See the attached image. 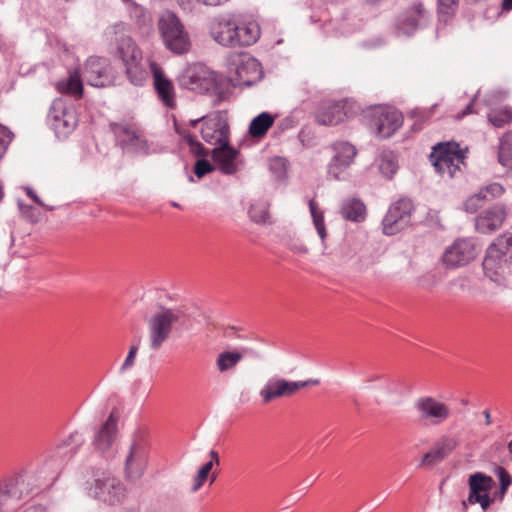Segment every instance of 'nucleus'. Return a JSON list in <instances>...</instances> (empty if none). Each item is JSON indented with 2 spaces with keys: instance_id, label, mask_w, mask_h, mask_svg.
I'll use <instances>...</instances> for the list:
<instances>
[{
  "instance_id": "obj_1",
  "label": "nucleus",
  "mask_w": 512,
  "mask_h": 512,
  "mask_svg": "<svg viewBox=\"0 0 512 512\" xmlns=\"http://www.w3.org/2000/svg\"><path fill=\"white\" fill-rule=\"evenodd\" d=\"M212 39L225 47H242L254 44L260 37L256 22H240L233 14L215 17L209 25Z\"/></svg>"
},
{
  "instance_id": "obj_2",
  "label": "nucleus",
  "mask_w": 512,
  "mask_h": 512,
  "mask_svg": "<svg viewBox=\"0 0 512 512\" xmlns=\"http://www.w3.org/2000/svg\"><path fill=\"white\" fill-rule=\"evenodd\" d=\"M188 318V314L182 307L159 305L157 310L145 318L150 350H160L170 339L174 329L183 327Z\"/></svg>"
},
{
  "instance_id": "obj_3",
  "label": "nucleus",
  "mask_w": 512,
  "mask_h": 512,
  "mask_svg": "<svg viewBox=\"0 0 512 512\" xmlns=\"http://www.w3.org/2000/svg\"><path fill=\"white\" fill-rule=\"evenodd\" d=\"M48 479L51 478L42 467L35 470H24L2 479L0 493L14 509L26 497L37 494Z\"/></svg>"
},
{
  "instance_id": "obj_4",
  "label": "nucleus",
  "mask_w": 512,
  "mask_h": 512,
  "mask_svg": "<svg viewBox=\"0 0 512 512\" xmlns=\"http://www.w3.org/2000/svg\"><path fill=\"white\" fill-rule=\"evenodd\" d=\"M512 233L498 236L486 250L483 270L492 281L502 282L511 271Z\"/></svg>"
},
{
  "instance_id": "obj_5",
  "label": "nucleus",
  "mask_w": 512,
  "mask_h": 512,
  "mask_svg": "<svg viewBox=\"0 0 512 512\" xmlns=\"http://www.w3.org/2000/svg\"><path fill=\"white\" fill-rule=\"evenodd\" d=\"M159 31L165 47L176 55H183L191 48L188 32L180 19L172 12H164L158 22Z\"/></svg>"
},
{
  "instance_id": "obj_6",
  "label": "nucleus",
  "mask_w": 512,
  "mask_h": 512,
  "mask_svg": "<svg viewBox=\"0 0 512 512\" xmlns=\"http://www.w3.org/2000/svg\"><path fill=\"white\" fill-rule=\"evenodd\" d=\"M116 57L122 61L130 82L136 86L142 85L146 77V72L141 65L142 52L131 37H120L117 43Z\"/></svg>"
},
{
  "instance_id": "obj_7",
  "label": "nucleus",
  "mask_w": 512,
  "mask_h": 512,
  "mask_svg": "<svg viewBox=\"0 0 512 512\" xmlns=\"http://www.w3.org/2000/svg\"><path fill=\"white\" fill-rule=\"evenodd\" d=\"M149 448L145 436L137 432L133 435L124 461L125 477L135 482L142 478L147 468Z\"/></svg>"
},
{
  "instance_id": "obj_8",
  "label": "nucleus",
  "mask_w": 512,
  "mask_h": 512,
  "mask_svg": "<svg viewBox=\"0 0 512 512\" xmlns=\"http://www.w3.org/2000/svg\"><path fill=\"white\" fill-rule=\"evenodd\" d=\"M199 123H201L200 134L206 143L220 146L229 141V125L220 112H214L208 116L180 124L186 125L190 130Z\"/></svg>"
},
{
  "instance_id": "obj_9",
  "label": "nucleus",
  "mask_w": 512,
  "mask_h": 512,
  "mask_svg": "<svg viewBox=\"0 0 512 512\" xmlns=\"http://www.w3.org/2000/svg\"><path fill=\"white\" fill-rule=\"evenodd\" d=\"M430 159L438 173L452 178L464 164L465 155L456 143H439L433 148Z\"/></svg>"
},
{
  "instance_id": "obj_10",
  "label": "nucleus",
  "mask_w": 512,
  "mask_h": 512,
  "mask_svg": "<svg viewBox=\"0 0 512 512\" xmlns=\"http://www.w3.org/2000/svg\"><path fill=\"white\" fill-rule=\"evenodd\" d=\"M229 70V82L233 87H249L262 77L260 63L247 55L234 56Z\"/></svg>"
},
{
  "instance_id": "obj_11",
  "label": "nucleus",
  "mask_w": 512,
  "mask_h": 512,
  "mask_svg": "<svg viewBox=\"0 0 512 512\" xmlns=\"http://www.w3.org/2000/svg\"><path fill=\"white\" fill-rule=\"evenodd\" d=\"M48 122L58 138H65L77 127L78 117L72 105L62 99H56L50 107Z\"/></svg>"
},
{
  "instance_id": "obj_12",
  "label": "nucleus",
  "mask_w": 512,
  "mask_h": 512,
  "mask_svg": "<svg viewBox=\"0 0 512 512\" xmlns=\"http://www.w3.org/2000/svg\"><path fill=\"white\" fill-rule=\"evenodd\" d=\"M90 493L100 501L114 505L125 498V487L108 471H97Z\"/></svg>"
},
{
  "instance_id": "obj_13",
  "label": "nucleus",
  "mask_w": 512,
  "mask_h": 512,
  "mask_svg": "<svg viewBox=\"0 0 512 512\" xmlns=\"http://www.w3.org/2000/svg\"><path fill=\"white\" fill-rule=\"evenodd\" d=\"M82 443V435L78 432H74L51 451L42 467L44 471L51 474V479L76 455Z\"/></svg>"
},
{
  "instance_id": "obj_14",
  "label": "nucleus",
  "mask_w": 512,
  "mask_h": 512,
  "mask_svg": "<svg viewBox=\"0 0 512 512\" xmlns=\"http://www.w3.org/2000/svg\"><path fill=\"white\" fill-rule=\"evenodd\" d=\"M414 205L408 198H400L392 203L382 220V230L385 235H395L411 224Z\"/></svg>"
},
{
  "instance_id": "obj_15",
  "label": "nucleus",
  "mask_w": 512,
  "mask_h": 512,
  "mask_svg": "<svg viewBox=\"0 0 512 512\" xmlns=\"http://www.w3.org/2000/svg\"><path fill=\"white\" fill-rule=\"evenodd\" d=\"M319 380L288 381L279 377H271L260 390L263 403L267 404L277 398L294 395L299 389L309 385H317Z\"/></svg>"
},
{
  "instance_id": "obj_16",
  "label": "nucleus",
  "mask_w": 512,
  "mask_h": 512,
  "mask_svg": "<svg viewBox=\"0 0 512 512\" xmlns=\"http://www.w3.org/2000/svg\"><path fill=\"white\" fill-rule=\"evenodd\" d=\"M419 421L430 425H440L451 416V409L447 404L432 396H422L414 402Z\"/></svg>"
},
{
  "instance_id": "obj_17",
  "label": "nucleus",
  "mask_w": 512,
  "mask_h": 512,
  "mask_svg": "<svg viewBox=\"0 0 512 512\" xmlns=\"http://www.w3.org/2000/svg\"><path fill=\"white\" fill-rule=\"evenodd\" d=\"M174 128L176 133L188 144L190 153L201 158L195 162V175L201 179L208 173H211L214 170V166L206 159L210 154L209 151L196 139V136L186 125H181L179 122L174 121Z\"/></svg>"
},
{
  "instance_id": "obj_18",
  "label": "nucleus",
  "mask_w": 512,
  "mask_h": 512,
  "mask_svg": "<svg viewBox=\"0 0 512 512\" xmlns=\"http://www.w3.org/2000/svg\"><path fill=\"white\" fill-rule=\"evenodd\" d=\"M332 149L334 156L328 166V175L335 180H344L357 150L352 144L344 141L334 143Z\"/></svg>"
},
{
  "instance_id": "obj_19",
  "label": "nucleus",
  "mask_w": 512,
  "mask_h": 512,
  "mask_svg": "<svg viewBox=\"0 0 512 512\" xmlns=\"http://www.w3.org/2000/svg\"><path fill=\"white\" fill-rule=\"evenodd\" d=\"M476 255L477 250L473 240L458 239L446 248L442 256V262L447 268H457L471 262Z\"/></svg>"
},
{
  "instance_id": "obj_20",
  "label": "nucleus",
  "mask_w": 512,
  "mask_h": 512,
  "mask_svg": "<svg viewBox=\"0 0 512 512\" xmlns=\"http://www.w3.org/2000/svg\"><path fill=\"white\" fill-rule=\"evenodd\" d=\"M83 78L94 87H105L113 82L111 66L106 58L92 56L85 63Z\"/></svg>"
},
{
  "instance_id": "obj_21",
  "label": "nucleus",
  "mask_w": 512,
  "mask_h": 512,
  "mask_svg": "<svg viewBox=\"0 0 512 512\" xmlns=\"http://www.w3.org/2000/svg\"><path fill=\"white\" fill-rule=\"evenodd\" d=\"M494 484L492 477L481 472H476L469 477V496L467 501L470 504L479 503L483 510L489 508L493 499L489 496V491Z\"/></svg>"
},
{
  "instance_id": "obj_22",
  "label": "nucleus",
  "mask_w": 512,
  "mask_h": 512,
  "mask_svg": "<svg viewBox=\"0 0 512 512\" xmlns=\"http://www.w3.org/2000/svg\"><path fill=\"white\" fill-rule=\"evenodd\" d=\"M213 83L212 73L202 64L190 66L181 78V85L184 88L200 94L208 92Z\"/></svg>"
},
{
  "instance_id": "obj_23",
  "label": "nucleus",
  "mask_w": 512,
  "mask_h": 512,
  "mask_svg": "<svg viewBox=\"0 0 512 512\" xmlns=\"http://www.w3.org/2000/svg\"><path fill=\"white\" fill-rule=\"evenodd\" d=\"M114 133L121 145L138 154H148L149 146L142 130L135 125H115Z\"/></svg>"
},
{
  "instance_id": "obj_24",
  "label": "nucleus",
  "mask_w": 512,
  "mask_h": 512,
  "mask_svg": "<svg viewBox=\"0 0 512 512\" xmlns=\"http://www.w3.org/2000/svg\"><path fill=\"white\" fill-rule=\"evenodd\" d=\"M427 18L428 11L423 3L415 2L399 15L396 21V28L400 33L410 35L423 26Z\"/></svg>"
},
{
  "instance_id": "obj_25",
  "label": "nucleus",
  "mask_w": 512,
  "mask_h": 512,
  "mask_svg": "<svg viewBox=\"0 0 512 512\" xmlns=\"http://www.w3.org/2000/svg\"><path fill=\"white\" fill-rule=\"evenodd\" d=\"M151 71L153 76V86L161 103L170 109L176 107V90L174 83L170 80L162 68L157 64H151Z\"/></svg>"
},
{
  "instance_id": "obj_26",
  "label": "nucleus",
  "mask_w": 512,
  "mask_h": 512,
  "mask_svg": "<svg viewBox=\"0 0 512 512\" xmlns=\"http://www.w3.org/2000/svg\"><path fill=\"white\" fill-rule=\"evenodd\" d=\"M116 437L117 419L114 417L113 413H111L96 433L93 445L104 457H111L114 455L113 445L116 441Z\"/></svg>"
},
{
  "instance_id": "obj_27",
  "label": "nucleus",
  "mask_w": 512,
  "mask_h": 512,
  "mask_svg": "<svg viewBox=\"0 0 512 512\" xmlns=\"http://www.w3.org/2000/svg\"><path fill=\"white\" fill-rule=\"evenodd\" d=\"M347 118L346 101H324L320 104L315 120L324 126H334Z\"/></svg>"
},
{
  "instance_id": "obj_28",
  "label": "nucleus",
  "mask_w": 512,
  "mask_h": 512,
  "mask_svg": "<svg viewBox=\"0 0 512 512\" xmlns=\"http://www.w3.org/2000/svg\"><path fill=\"white\" fill-rule=\"evenodd\" d=\"M459 441L454 436L443 435L441 436L430 449L429 452L424 454L421 460V465L433 467L442 461L457 448Z\"/></svg>"
},
{
  "instance_id": "obj_29",
  "label": "nucleus",
  "mask_w": 512,
  "mask_h": 512,
  "mask_svg": "<svg viewBox=\"0 0 512 512\" xmlns=\"http://www.w3.org/2000/svg\"><path fill=\"white\" fill-rule=\"evenodd\" d=\"M373 125L378 136L388 138L402 125L401 114L394 109L380 108L375 111Z\"/></svg>"
},
{
  "instance_id": "obj_30",
  "label": "nucleus",
  "mask_w": 512,
  "mask_h": 512,
  "mask_svg": "<svg viewBox=\"0 0 512 512\" xmlns=\"http://www.w3.org/2000/svg\"><path fill=\"white\" fill-rule=\"evenodd\" d=\"M211 155L223 174L232 175L237 172L239 151L231 147L229 141L214 148Z\"/></svg>"
},
{
  "instance_id": "obj_31",
  "label": "nucleus",
  "mask_w": 512,
  "mask_h": 512,
  "mask_svg": "<svg viewBox=\"0 0 512 512\" xmlns=\"http://www.w3.org/2000/svg\"><path fill=\"white\" fill-rule=\"evenodd\" d=\"M506 218V211L501 205H494L476 217L475 226L481 233H491L499 229Z\"/></svg>"
},
{
  "instance_id": "obj_32",
  "label": "nucleus",
  "mask_w": 512,
  "mask_h": 512,
  "mask_svg": "<svg viewBox=\"0 0 512 512\" xmlns=\"http://www.w3.org/2000/svg\"><path fill=\"white\" fill-rule=\"evenodd\" d=\"M340 213L345 220L362 222L366 218V206L357 198H349L342 202Z\"/></svg>"
},
{
  "instance_id": "obj_33",
  "label": "nucleus",
  "mask_w": 512,
  "mask_h": 512,
  "mask_svg": "<svg viewBox=\"0 0 512 512\" xmlns=\"http://www.w3.org/2000/svg\"><path fill=\"white\" fill-rule=\"evenodd\" d=\"M274 122V115L269 112H262L251 120L248 132L253 138H262L267 134Z\"/></svg>"
},
{
  "instance_id": "obj_34",
  "label": "nucleus",
  "mask_w": 512,
  "mask_h": 512,
  "mask_svg": "<svg viewBox=\"0 0 512 512\" xmlns=\"http://www.w3.org/2000/svg\"><path fill=\"white\" fill-rule=\"evenodd\" d=\"M57 90L63 94H70L81 98L83 96V84L77 72L71 73L69 78L57 83Z\"/></svg>"
},
{
  "instance_id": "obj_35",
  "label": "nucleus",
  "mask_w": 512,
  "mask_h": 512,
  "mask_svg": "<svg viewBox=\"0 0 512 512\" xmlns=\"http://www.w3.org/2000/svg\"><path fill=\"white\" fill-rule=\"evenodd\" d=\"M243 357V353L237 351H223L219 353L216 359V366L218 371L220 373H225L233 370L243 359Z\"/></svg>"
},
{
  "instance_id": "obj_36",
  "label": "nucleus",
  "mask_w": 512,
  "mask_h": 512,
  "mask_svg": "<svg viewBox=\"0 0 512 512\" xmlns=\"http://www.w3.org/2000/svg\"><path fill=\"white\" fill-rule=\"evenodd\" d=\"M498 159L504 167L512 172V132L506 133L500 139Z\"/></svg>"
},
{
  "instance_id": "obj_37",
  "label": "nucleus",
  "mask_w": 512,
  "mask_h": 512,
  "mask_svg": "<svg viewBox=\"0 0 512 512\" xmlns=\"http://www.w3.org/2000/svg\"><path fill=\"white\" fill-rule=\"evenodd\" d=\"M248 214L250 219L255 223H267L269 220V203L265 200L254 202L251 204Z\"/></svg>"
},
{
  "instance_id": "obj_38",
  "label": "nucleus",
  "mask_w": 512,
  "mask_h": 512,
  "mask_svg": "<svg viewBox=\"0 0 512 512\" xmlns=\"http://www.w3.org/2000/svg\"><path fill=\"white\" fill-rule=\"evenodd\" d=\"M309 210L317 233L321 238L322 242H324L327 237V231L324 223L323 212L318 209V205L314 200L309 201Z\"/></svg>"
},
{
  "instance_id": "obj_39",
  "label": "nucleus",
  "mask_w": 512,
  "mask_h": 512,
  "mask_svg": "<svg viewBox=\"0 0 512 512\" xmlns=\"http://www.w3.org/2000/svg\"><path fill=\"white\" fill-rule=\"evenodd\" d=\"M438 14L441 19L446 21L451 18L458 9L460 0H437Z\"/></svg>"
},
{
  "instance_id": "obj_40",
  "label": "nucleus",
  "mask_w": 512,
  "mask_h": 512,
  "mask_svg": "<svg viewBox=\"0 0 512 512\" xmlns=\"http://www.w3.org/2000/svg\"><path fill=\"white\" fill-rule=\"evenodd\" d=\"M488 120L495 127L501 128L512 121V112L508 109L496 111L488 115Z\"/></svg>"
},
{
  "instance_id": "obj_41",
  "label": "nucleus",
  "mask_w": 512,
  "mask_h": 512,
  "mask_svg": "<svg viewBox=\"0 0 512 512\" xmlns=\"http://www.w3.org/2000/svg\"><path fill=\"white\" fill-rule=\"evenodd\" d=\"M212 463L206 462L204 465L200 467L197 471L196 475L193 478V484L191 487L192 492H197L204 484V482L208 479L210 471L212 470Z\"/></svg>"
},
{
  "instance_id": "obj_42",
  "label": "nucleus",
  "mask_w": 512,
  "mask_h": 512,
  "mask_svg": "<svg viewBox=\"0 0 512 512\" xmlns=\"http://www.w3.org/2000/svg\"><path fill=\"white\" fill-rule=\"evenodd\" d=\"M504 192V188L499 183H491L481 188L478 194L483 197L485 200H491L493 198L499 197Z\"/></svg>"
},
{
  "instance_id": "obj_43",
  "label": "nucleus",
  "mask_w": 512,
  "mask_h": 512,
  "mask_svg": "<svg viewBox=\"0 0 512 512\" xmlns=\"http://www.w3.org/2000/svg\"><path fill=\"white\" fill-rule=\"evenodd\" d=\"M380 172L387 178H391L397 171L398 165L392 157L384 156L379 165Z\"/></svg>"
},
{
  "instance_id": "obj_44",
  "label": "nucleus",
  "mask_w": 512,
  "mask_h": 512,
  "mask_svg": "<svg viewBox=\"0 0 512 512\" xmlns=\"http://www.w3.org/2000/svg\"><path fill=\"white\" fill-rule=\"evenodd\" d=\"M14 134L5 126L0 124V160L7 151L8 145L11 143Z\"/></svg>"
},
{
  "instance_id": "obj_45",
  "label": "nucleus",
  "mask_w": 512,
  "mask_h": 512,
  "mask_svg": "<svg viewBox=\"0 0 512 512\" xmlns=\"http://www.w3.org/2000/svg\"><path fill=\"white\" fill-rule=\"evenodd\" d=\"M484 200L478 193L470 196L463 204L465 211L475 213L483 205Z\"/></svg>"
},
{
  "instance_id": "obj_46",
  "label": "nucleus",
  "mask_w": 512,
  "mask_h": 512,
  "mask_svg": "<svg viewBox=\"0 0 512 512\" xmlns=\"http://www.w3.org/2000/svg\"><path fill=\"white\" fill-rule=\"evenodd\" d=\"M137 352H138V344H132L130 346V349L128 351V354H127L123 364L121 365V368H120L121 372H125L134 366Z\"/></svg>"
},
{
  "instance_id": "obj_47",
  "label": "nucleus",
  "mask_w": 512,
  "mask_h": 512,
  "mask_svg": "<svg viewBox=\"0 0 512 512\" xmlns=\"http://www.w3.org/2000/svg\"><path fill=\"white\" fill-rule=\"evenodd\" d=\"M498 477H499V480H500V485H502L503 488H508L512 482V477L511 475L509 474V472L503 468V467H498Z\"/></svg>"
},
{
  "instance_id": "obj_48",
  "label": "nucleus",
  "mask_w": 512,
  "mask_h": 512,
  "mask_svg": "<svg viewBox=\"0 0 512 512\" xmlns=\"http://www.w3.org/2000/svg\"><path fill=\"white\" fill-rule=\"evenodd\" d=\"M476 101V97H474L469 103L468 105L465 107V109H463L461 112H459L456 116V118L458 120L464 118L465 116L469 115V114H473V113H476V111L473 109V106H474V103Z\"/></svg>"
},
{
  "instance_id": "obj_49",
  "label": "nucleus",
  "mask_w": 512,
  "mask_h": 512,
  "mask_svg": "<svg viewBox=\"0 0 512 512\" xmlns=\"http://www.w3.org/2000/svg\"><path fill=\"white\" fill-rule=\"evenodd\" d=\"M25 191H26V194L35 202L37 203L38 205L42 206V207H45L47 210H50L52 211L54 208L53 207H49V206H46L42 201L41 199L36 195V193L33 191L32 188L30 187H27L25 188Z\"/></svg>"
},
{
  "instance_id": "obj_50",
  "label": "nucleus",
  "mask_w": 512,
  "mask_h": 512,
  "mask_svg": "<svg viewBox=\"0 0 512 512\" xmlns=\"http://www.w3.org/2000/svg\"><path fill=\"white\" fill-rule=\"evenodd\" d=\"M430 115H431V112L425 111V110H421V109H415V110H413L411 112V116L413 118H416L417 120H420V121L430 117Z\"/></svg>"
},
{
  "instance_id": "obj_51",
  "label": "nucleus",
  "mask_w": 512,
  "mask_h": 512,
  "mask_svg": "<svg viewBox=\"0 0 512 512\" xmlns=\"http://www.w3.org/2000/svg\"><path fill=\"white\" fill-rule=\"evenodd\" d=\"M12 509V506L8 503L2 493H0V512H9Z\"/></svg>"
},
{
  "instance_id": "obj_52",
  "label": "nucleus",
  "mask_w": 512,
  "mask_h": 512,
  "mask_svg": "<svg viewBox=\"0 0 512 512\" xmlns=\"http://www.w3.org/2000/svg\"><path fill=\"white\" fill-rule=\"evenodd\" d=\"M18 206H19V209L21 211V213L26 216L27 218H31V215L30 213L32 212L33 210V207L30 206V205H25L23 204L21 201H18Z\"/></svg>"
},
{
  "instance_id": "obj_53",
  "label": "nucleus",
  "mask_w": 512,
  "mask_h": 512,
  "mask_svg": "<svg viewBox=\"0 0 512 512\" xmlns=\"http://www.w3.org/2000/svg\"><path fill=\"white\" fill-rule=\"evenodd\" d=\"M22 512H48L47 508L42 505H33L24 509Z\"/></svg>"
},
{
  "instance_id": "obj_54",
  "label": "nucleus",
  "mask_w": 512,
  "mask_h": 512,
  "mask_svg": "<svg viewBox=\"0 0 512 512\" xmlns=\"http://www.w3.org/2000/svg\"><path fill=\"white\" fill-rule=\"evenodd\" d=\"M291 250L293 252H295V253H298V254H306V253H308L307 247L302 245V244H294V245H292Z\"/></svg>"
},
{
  "instance_id": "obj_55",
  "label": "nucleus",
  "mask_w": 512,
  "mask_h": 512,
  "mask_svg": "<svg viewBox=\"0 0 512 512\" xmlns=\"http://www.w3.org/2000/svg\"><path fill=\"white\" fill-rule=\"evenodd\" d=\"M209 455L211 458V460L209 462L212 463V467L214 466V464H216V465L220 464V459H219V455H218L217 451L211 450Z\"/></svg>"
},
{
  "instance_id": "obj_56",
  "label": "nucleus",
  "mask_w": 512,
  "mask_h": 512,
  "mask_svg": "<svg viewBox=\"0 0 512 512\" xmlns=\"http://www.w3.org/2000/svg\"><path fill=\"white\" fill-rule=\"evenodd\" d=\"M483 416L485 418V424L487 426L491 425L492 419H491V414H490V410L489 409H486V410L483 411Z\"/></svg>"
},
{
  "instance_id": "obj_57",
  "label": "nucleus",
  "mask_w": 512,
  "mask_h": 512,
  "mask_svg": "<svg viewBox=\"0 0 512 512\" xmlns=\"http://www.w3.org/2000/svg\"><path fill=\"white\" fill-rule=\"evenodd\" d=\"M502 9L505 11H509L512 9V0H503L502 1Z\"/></svg>"
},
{
  "instance_id": "obj_58",
  "label": "nucleus",
  "mask_w": 512,
  "mask_h": 512,
  "mask_svg": "<svg viewBox=\"0 0 512 512\" xmlns=\"http://www.w3.org/2000/svg\"><path fill=\"white\" fill-rule=\"evenodd\" d=\"M3 197H4L3 185L0 182V202L3 200Z\"/></svg>"
},
{
  "instance_id": "obj_59",
  "label": "nucleus",
  "mask_w": 512,
  "mask_h": 512,
  "mask_svg": "<svg viewBox=\"0 0 512 512\" xmlns=\"http://www.w3.org/2000/svg\"><path fill=\"white\" fill-rule=\"evenodd\" d=\"M507 489L508 488H503L502 485H500V494H501V496H503L506 493Z\"/></svg>"
},
{
  "instance_id": "obj_60",
  "label": "nucleus",
  "mask_w": 512,
  "mask_h": 512,
  "mask_svg": "<svg viewBox=\"0 0 512 512\" xmlns=\"http://www.w3.org/2000/svg\"><path fill=\"white\" fill-rule=\"evenodd\" d=\"M217 475L216 473H212L210 483H213L216 479Z\"/></svg>"
},
{
  "instance_id": "obj_61",
  "label": "nucleus",
  "mask_w": 512,
  "mask_h": 512,
  "mask_svg": "<svg viewBox=\"0 0 512 512\" xmlns=\"http://www.w3.org/2000/svg\"><path fill=\"white\" fill-rule=\"evenodd\" d=\"M120 28H122V25H121V24H117V25H115V26H114V29H115V30L120 29Z\"/></svg>"
},
{
  "instance_id": "obj_62",
  "label": "nucleus",
  "mask_w": 512,
  "mask_h": 512,
  "mask_svg": "<svg viewBox=\"0 0 512 512\" xmlns=\"http://www.w3.org/2000/svg\"><path fill=\"white\" fill-rule=\"evenodd\" d=\"M172 206H174V207H176V208H179V207H180V205H179L178 203H176V202H172Z\"/></svg>"
},
{
  "instance_id": "obj_63",
  "label": "nucleus",
  "mask_w": 512,
  "mask_h": 512,
  "mask_svg": "<svg viewBox=\"0 0 512 512\" xmlns=\"http://www.w3.org/2000/svg\"><path fill=\"white\" fill-rule=\"evenodd\" d=\"M379 378H380L379 376H375V377H372L371 379H368V381L377 380Z\"/></svg>"
},
{
  "instance_id": "obj_64",
  "label": "nucleus",
  "mask_w": 512,
  "mask_h": 512,
  "mask_svg": "<svg viewBox=\"0 0 512 512\" xmlns=\"http://www.w3.org/2000/svg\"><path fill=\"white\" fill-rule=\"evenodd\" d=\"M416 125H417L416 123H413V129H418V130H419V129H420V127H419V128H416Z\"/></svg>"
}]
</instances>
